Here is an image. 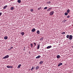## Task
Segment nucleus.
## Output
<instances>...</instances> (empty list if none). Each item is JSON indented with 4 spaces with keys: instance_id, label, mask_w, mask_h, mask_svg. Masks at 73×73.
Listing matches in <instances>:
<instances>
[{
    "instance_id": "obj_1",
    "label": "nucleus",
    "mask_w": 73,
    "mask_h": 73,
    "mask_svg": "<svg viewBox=\"0 0 73 73\" xmlns=\"http://www.w3.org/2000/svg\"><path fill=\"white\" fill-rule=\"evenodd\" d=\"M53 14H54V11H53L50 12V15L51 16L53 15Z\"/></svg>"
},
{
    "instance_id": "obj_2",
    "label": "nucleus",
    "mask_w": 73,
    "mask_h": 73,
    "mask_svg": "<svg viewBox=\"0 0 73 73\" xmlns=\"http://www.w3.org/2000/svg\"><path fill=\"white\" fill-rule=\"evenodd\" d=\"M69 40H71L73 39V38L72 37V35H70V36L69 37Z\"/></svg>"
},
{
    "instance_id": "obj_3",
    "label": "nucleus",
    "mask_w": 73,
    "mask_h": 73,
    "mask_svg": "<svg viewBox=\"0 0 73 73\" xmlns=\"http://www.w3.org/2000/svg\"><path fill=\"white\" fill-rule=\"evenodd\" d=\"M9 57V55H7L3 58V59H5V58H7Z\"/></svg>"
},
{
    "instance_id": "obj_4",
    "label": "nucleus",
    "mask_w": 73,
    "mask_h": 73,
    "mask_svg": "<svg viewBox=\"0 0 73 73\" xmlns=\"http://www.w3.org/2000/svg\"><path fill=\"white\" fill-rule=\"evenodd\" d=\"M7 68H13V66H7Z\"/></svg>"
},
{
    "instance_id": "obj_5",
    "label": "nucleus",
    "mask_w": 73,
    "mask_h": 73,
    "mask_svg": "<svg viewBox=\"0 0 73 73\" xmlns=\"http://www.w3.org/2000/svg\"><path fill=\"white\" fill-rule=\"evenodd\" d=\"M35 31H36V29H32L31 31L33 32H35Z\"/></svg>"
},
{
    "instance_id": "obj_6",
    "label": "nucleus",
    "mask_w": 73,
    "mask_h": 73,
    "mask_svg": "<svg viewBox=\"0 0 73 73\" xmlns=\"http://www.w3.org/2000/svg\"><path fill=\"white\" fill-rule=\"evenodd\" d=\"M52 48V46H48L47 47V49H49V48Z\"/></svg>"
},
{
    "instance_id": "obj_7",
    "label": "nucleus",
    "mask_w": 73,
    "mask_h": 73,
    "mask_svg": "<svg viewBox=\"0 0 73 73\" xmlns=\"http://www.w3.org/2000/svg\"><path fill=\"white\" fill-rule=\"evenodd\" d=\"M41 57V56H40V55H38L37 57H36V58H40V57Z\"/></svg>"
},
{
    "instance_id": "obj_8",
    "label": "nucleus",
    "mask_w": 73,
    "mask_h": 73,
    "mask_svg": "<svg viewBox=\"0 0 73 73\" xmlns=\"http://www.w3.org/2000/svg\"><path fill=\"white\" fill-rule=\"evenodd\" d=\"M62 65V63H60L58 65V66H61V65Z\"/></svg>"
},
{
    "instance_id": "obj_9",
    "label": "nucleus",
    "mask_w": 73,
    "mask_h": 73,
    "mask_svg": "<svg viewBox=\"0 0 73 73\" xmlns=\"http://www.w3.org/2000/svg\"><path fill=\"white\" fill-rule=\"evenodd\" d=\"M39 68H40V67L38 66H37L36 67V70H37V69H39Z\"/></svg>"
},
{
    "instance_id": "obj_10",
    "label": "nucleus",
    "mask_w": 73,
    "mask_h": 73,
    "mask_svg": "<svg viewBox=\"0 0 73 73\" xmlns=\"http://www.w3.org/2000/svg\"><path fill=\"white\" fill-rule=\"evenodd\" d=\"M43 63H44V61H41L40 62H39V64H43Z\"/></svg>"
},
{
    "instance_id": "obj_11",
    "label": "nucleus",
    "mask_w": 73,
    "mask_h": 73,
    "mask_svg": "<svg viewBox=\"0 0 73 73\" xmlns=\"http://www.w3.org/2000/svg\"><path fill=\"white\" fill-rule=\"evenodd\" d=\"M36 33H37V34H38V35H39V34H40V31H39V30L37 31L36 32Z\"/></svg>"
},
{
    "instance_id": "obj_12",
    "label": "nucleus",
    "mask_w": 73,
    "mask_h": 73,
    "mask_svg": "<svg viewBox=\"0 0 73 73\" xmlns=\"http://www.w3.org/2000/svg\"><path fill=\"white\" fill-rule=\"evenodd\" d=\"M21 34L22 35V36H24V32H21Z\"/></svg>"
},
{
    "instance_id": "obj_13",
    "label": "nucleus",
    "mask_w": 73,
    "mask_h": 73,
    "mask_svg": "<svg viewBox=\"0 0 73 73\" xmlns=\"http://www.w3.org/2000/svg\"><path fill=\"white\" fill-rule=\"evenodd\" d=\"M4 38L5 40H7L8 39V37L7 36H5L4 37Z\"/></svg>"
},
{
    "instance_id": "obj_14",
    "label": "nucleus",
    "mask_w": 73,
    "mask_h": 73,
    "mask_svg": "<svg viewBox=\"0 0 73 73\" xmlns=\"http://www.w3.org/2000/svg\"><path fill=\"white\" fill-rule=\"evenodd\" d=\"M70 36H69V35H67L66 36V37H67V38H69Z\"/></svg>"
},
{
    "instance_id": "obj_15",
    "label": "nucleus",
    "mask_w": 73,
    "mask_h": 73,
    "mask_svg": "<svg viewBox=\"0 0 73 73\" xmlns=\"http://www.w3.org/2000/svg\"><path fill=\"white\" fill-rule=\"evenodd\" d=\"M60 56L59 55H58L57 56V58H60Z\"/></svg>"
},
{
    "instance_id": "obj_16",
    "label": "nucleus",
    "mask_w": 73,
    "mask_h": 73,
    "mask_svg": "<svg viewBox=\"0 0 73 73\" xmlns=\"http://www.w3.org/2000/svg\"><path fill=\"white\" fill-rule=\"evenodd\" d=\"M8 7V6L7 5H6L5 7H4L3 8V9H6L7 7Z\"/></svg>"
},
{
    "instance_id": "obj_17",
    "label": "nucleus",
    "mask_w": 73,
    "mask_h": 73,
    "mask_svg": "<svg viewBox=\"0 0 73 73\" xmlns=\"http://www.w3.org/2000/svg\"><path fill=\"white\" fill-rule=\"evenodd\" d=\"M40 48V45H39L37 47V49H39Z\"/></svg>"
},
{
    "instance_id": "obj_18",
    "label": "nucleus",
    "mask_w": 73,
    "mask_h": 73,
    "mask_svg": "<svg viewBox=\"0 0 73 73\" xmlns=\"http://www.w3.org/2000/svg\"><path fill=\"white\" fill-rule=\"evenodd\" d=\"M35 69V67H33L31 69V70L32 71L33 69Z\"/></svg>"
},
{
    "instance_id": "obj_19",
    "label": "nucleus",
    "mask_w": 73,
    "mask_h": 73,
    "mask_svg": "<svg viewBox=\"0 0 73 73\" xmlns=\"http://www.w3.org/2000/svg\"><path fill=\"white\" fill-rule=\"evenodd\" d=\"M52 9V8H49L48 9H47V11H50V9Z\"/></svg>"
},
{
    "instance_id": "obj_20",
    "label": "nucleus",
    "mask_w": 73,
    "mask_h": 73,
    "mask_svg": "<svg viewBox=\"0 0 73 73\" xmlns=\"http://www.w3.org/2000/svg\"><path fill=\"white\" fill-rule=\"evenodd\" d=\"M21 66V64H19L18 65V68H20V66Z\"/></svg>"
},
{
    "instance_id": "obj_21",
    "label": "nucleus",
    "mask_w": 73,
    "mask_h": 73,
    "mask_svg": "<svg viewBox=\"0 0 73 73\" xmlns=\"http://www.w3.org/2000/svg\"><path fill=\"white\" fill-rule=\"evenodd\" d=\"M69 12H70V10L69 9H68L67 11V13H69Z\"/></svg>"
},
{
    "instance_id": "obj_22",
    "label": "nucleus",
    "mask_w": 73,
    "mask_h": 73,
    "mask_svg": "<svg viewBox=\"0 0 73 73\" xmlns=\"http://www.w3.org/2000/svg\"><path fill=\"white\" fill-rule=\"evenodd\" d=\"M17 1L19 3H21V0H18Z\"/></svg>"
},
{
    "instance_id": "obj_23",
    "label": "nucleus",
    "mask_w": 73,
    "mask_h": 73,
    "mask_svg": "<svg viewBox=\"0 0 73 73\" xmlns=\"http://www.w3.org/2000/svg\"><path fill=\"white\" fill-rule=\"evenodd\" d=\"M65 15V16H66L67 15H68V13H64Z\"/></svg>"
},
{
    "instance_id": "obj_24",
    "label": "nucleus",
    "mask_w": 73,
    "mask_h": 73,
    "mask_svg": "<svg viewBox=\"0 0 73 73\" xmlns=\"http://www.w3.org/2000/svg\"><path fill=\"white\" fill-rule=\"evenodd\" d=\"M13 9H14V7H12L11 8V10H13Z\"/></svg>"
},
{
    "instance_id": "obj_25",
    "label": "nucleus",
    "mask_w": 73,
    "mask_h": 73,
    "mask_svg": "<svg viewBox=\"0 0 73 73\" xmlns=\"http://www.w3.org/2000/svg\"><path fill=\"white\" fill-rule=\"evenodd\" d=\"M31 48H33V44H31Z\"/></svg>"
},
{
    "instance_id": "obj_26",
    "label": "nucleus",
    "mask_w": 73,
    "mask_h": 73,
    "mask_svg": "<svg viewBox=\"0 0 73 73\" xmlns=\"http://www.w3.org/2000/svg\"><path fill=\"white\" fill-rule=\"evenodd\" d=\"M13 48V47H11L10 48L8 49L9 50H10L11 49Z\"/></svg>"
},
{
    "instance_id": "obj_27",
    "label": "nucleus",
    "mask_w": 73,
    "mask_h": 73,
    "mask_svg": "<svg viewBox=\"0 0 73 73\" xmlns=\"http://www.w3.org/2000/svg\"><path fill=\"white\" fill-rule=\"evenodd\" d=\"M44 38H41L40 39V41H41Z\"/></svg>"
},
{
    "instance_id": "obj_28",
    "label": "nucleus",
    "mask_w": 73,
    "mask_h": 73,
    "mask_svg": "<svg viewBox=\"0 0 73 73\" xmlns=\"http://www.w3.org/2000/svg\"><path fill=\"white\" fill-rule=\"evenodd\" d=\"M61 34H62V35H64V34H65V32H63V33H62Z\"/></svg>"
},
{
    "instance_id": "obj_29",
    "label": "nucleus",
    "mask_w": 73,
    "mask_h": 73,
    "mask_svg": "<svg viewBox=\"0 0 73 73\" xmlns=\"http://www.w3.org/2000/svg\"><path fill=\"white\" fill-rule=\"evenodd\" d=\"M33 43H34V46H36V43L34 42Z\"/></svg>"
},
{
    "instance_id": "obj_30",
    "label": "nucleus",
    "mask_w": 73,
    "mask_h": 73,
    "mask_svg": "<svg viewBox=\"0 0 73 73\" xmlns=\"http://www.w3.org/2000/svg\"><path fill=\"white\" fill-rule=\"evenodd\" d=\"M31 12H33V9H31Z\"/></svg>"
},
{
    "instance_id": "obj_31",
    "label": "nucleus",
    "mask_w": 73,
    "mask_h": 73,
    "mask_svg": "<svg viewBox=\"0 0 73 73\" xmlns=\"http://www.w3.org/2000/svg\"><path fill=\"white\" fill-rule=\"evenodd\" d=\"M50 3H51V2H50V1L48 2L47 3V4H50Z\"/></svg>"
},
{
    "instance_id": "obj_32",
    "label": "nucleus",
    "mask_w": 73,
    "mask_h": 73,
    "mask_svg": "<svg viewBox=\"0 0 73 73\" xmlns=\"http://www.w3.org/2000/svg\"><path fill=\"white\" fill-rule=\"evenodd\" d=\"M41 9V7H40L38 8V10H40Z\"/></svg>"
},
{
    "instance_id": "obj_33",
    "label": "nucleus",
    "mask_w": 73,
    "mask_h": 73,
    "mask_svg": "<svg viewBox=\"0 0 73 73\" xmlns=\"http://www.w3.org/2000/svg\"><path fill=\"white\" fill-rule=\"evenodd\" d=\"M70 17V16L68 15L67 16V18H69Z\"/></svg>"
},
{
    "instance_id": "obj_34",
    "label": "nucleus",
    "mask_w": 73,
    "mask_h": 73,
    "mask_svg": "<svg viewBox=\"0 0 73 73\" xmlns=\"http://www.w3.org/2000/svg\"><path fill=\"white\" fill-rule=\"evenodd\" d=\"M47 7H46L44 8V9H47Z\"/></svg>"
},
{
    "instance_id": "obj_35",
    "label": "nucleus",
    "mask_w": 73,
    "mask_h": 73,
    "mask_svg": "<svg viewBox=\"0 0 73 73\" xmlns=\"http://www.w3.org/2000/svg\"><path fill=\"white\" fill-rule=\"evenodd\" d=\"M2 14V13H0V16L1 15V14Z\"/></svg>"
},
{
    "instance_id": "obj_36",
    "label": "nucleus",
    "mask_w": 73,
    "mask_h": 73,
    "mask_svg": "<svg viewBox=\"0 0 73 73\" xmlns=\"http://www.w3.org/2000/svg\"><path fill=\"white\" fill-rule=\"evenodd\" d=\"M66 20H64V22H65V21H66Z\"/></svg>"
},
{
    "instance_id": "obj_37",
    "label": "nucleus",
    "mask_w": 73,
    "mask_h": 73,
    "mask_svg": "<svg viewBox=\"0 0 73 73\" xmlns=\"http://www.w3.org/2000/svg\"><path fill=\"white\" fill-rule=\"evenodd\" d=\"M51 8H52V7H51Z\"/></svg>"
}]
</instances>
